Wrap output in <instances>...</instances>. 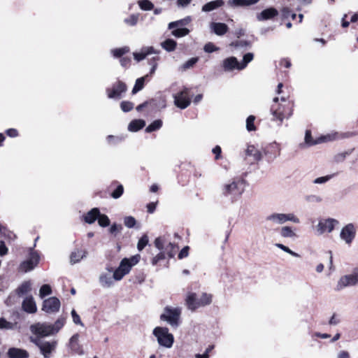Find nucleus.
I'll return each mask as SVG.
<instances>
[{"instance_id":"nucleus-2","label":"nucleus","mask_w":358,"mask_h":358,"mask_svg":"<svg viewBox=\"0 0 358 358\" xmlns=\"http://www.w3.org/2000/svg\"><path fill=\"white\" fill-rule=\"evenodd\" d=\"M278 101L279 99L278 97L273 99L274 104L271 107V113L273 115L272 120L278 121V125H281L285 118H289L292 115V109L289 106H282L281 104L276 107L275 105Z\"/></svg>"},{"instance_id":"nucleus-35","label":"nucleus","mask_w":358,"mask_h":358,"mask_svg":"<svg viewBox=\"0 0 358 358\" xmlns=\"http://www.w3.org/2000/svg\"><path fill=\"white\" fill-rule=\"evenodd\" d=\"M162 127V121L161 120H156L153 121L145 128V132L151 133L159 130Z\"/></svg>"},{"instance_id":"nucleus-56","label":"nucleus","mask_w":358,"mask_h":358,"mask_svg":"<svg viewBox=\"0 0 358 358\" xmlns=\"http://www.w3.org/2000/svg\"><path fill=\"white\" fill-rule=\"evenodd\" d=\"M124 192V187L122 185H119L116 189L111 193V196L113 199L120 198Z\"/></svg>"},{"instance_id":"nucleus-58","label":"nucleus","mask_w":358,"mask_h":358,"mask_svg":"<svg viewBox=\"0 0 358 358\" xmlns=\"http://www.w3.org/2000/svg\"><path fill=\"white\" fill-rule=\"evenodd\" d=\"M125 275H127L125 272H123L122 269L118 267L114 271L113 278L114 280H120Z\"/></svg>"},{"instance_id":"nucleus-4","label":"nucleus","mask_w":358,"mask_h":358,"mask_svg":"<svg viewBox=\"0 0 358 358\" xmlns=\"http://www.w3.org/2000/svg\"><path fill=\"white\" fill-rule=\"evenodd\" d=\"M181 314L180 308H172L166 306L164 313L161 315L160 319L166 321L171 327H177L179 324V320Z\"/></svg>"},{"instance_id":"nucleus-17","label":"nucleus","mask_w":358,"mask_h":358,"mask_svg":"<svg viewBox=\"0 0 358 358\" xmlns=\"http://www.w3.org/2000/svg\"><path fill=\"white\" fill-rule=\"evenodd\" d=\"M223 68L225 71H231L234 69L240 70V62L235 57H230L223 61Z\"/></svg>"},{"instance_id":"nucleus-29","label":"nucleus","mask_w":358,"mask_h":358,"mask_svg":"<svg viewBox=\"0 0 358 358\" xmlns=\"http://www.w3.org/2000/svg\"><path fill=\"white\" fill-rule=\"evenodd\" d=\"M31 289V282L29 280L24 281L16 289V294L19 296H22Z\"/></svg>"},{"instance_id":"nucleus-15","label":"nucleus","mask_w":358,"mask_h":358,"mask_svg":"<svg viewBox=\"0 0 358 358\" xmlns=\"http://www.w3.org/2000/svg\"><path fill=\"white\" fill-rule=\"evenodd\" d=\"M278 15V11L276 8L271 7L263 10L261 13L257 14L258 21H265L271 20Z\"/></svg>"},{"instance_id":"nucleus-53","label":"nucleus","mask_w":358,"mask_h":358,"mask_svg":"<svg viewBox=\"0 0 358 358\" xmlns=\"http://www.w3.org/2000/svg\"><path fill=\"white\" fill-rule=\"evenodd\" d=\"M122 230V226L121 224L113 223L109 229V232L114 236H116L117 234L120 233Z\"/></svg>"},{"instance_id":"nucleus-49","label":"nucleus","mask_w":358,"mask_h":358,"mask_svg":"<svg viewBox=\"0 0 358 358\" xmlns=\"http://www.w3.org/2000/svg\"><path fill=\"white\" fill-rule=\"evenodd\" d=\"M134 103L131 101H124L120 103V108L124 113L131 111L134 108Z\"/></svg>"},{"instance_id":"nucleus-22","label":"nucleus","mask_w":358,"mask_h":358,"mask_svg":"<svg viewBox=\"0 0 358 358\" xmlns=\"http://www.w3.org/2000/svg\"><path fill=\"white\" fill-rule=\"evenodd\" d=\"M198 300L199 298H197L196 294L193 292L188 293L185 299V303L188 309L191 310L192 311H194L196 308H198Z\"/></svg>"},{"instance_id":"nucleus-59","label":"nucleus","mask_w":358,"mask_h":358,"mask_svg":"<svg viewBox=\"0 0 358 358\" xmlns=\"http://www.w3.org/2000/svg\"><path fill=\"white\" fill-rule=\"evenodd\" d=\"M203 50L206 52L211 53L218 50L212 43H208L204 45Z\"/></svg>"},{"instance_id":"nucleus-52","label":"nucleus","mask_w":358,"mask_h":358,"mask_svg":"<svg viewBox=\"0 0 358 358\" xmlns=\"http://www.w3.org/2000/svg\"><path fill=\"white\" fill-rule=\"evenodd\" d=\"M306 201L308 203H321L322 201V198L319 195L310 194L308 195L305 198Z\"/></svg>"},{"instance_id":"nucleus-6","label":"nucleus","mask_w":358,"mask_h":358,"mask_svg":"<svg viewBox=\"0 0 358 358\" xmlns=\"http://www.w3.org/2000/svg\"><path fill=\"white\" fill-rule=\"evenodd\" d=\"M34 343L40 349L41 353L45 358H50L52 352L55 351L57 342L56 341H46L41 338L34 340Z\"/></svg>"},{"instance_id":"nucleus-51","label":"nucleus","mask_w":358,"mask_h":358,"mask_svg":"<svg viewBox=\"0 0 358 358\" xmlns=\"http://www.w3.org/2000/svg\"><path fill=\"white\" fill-rule=\"evenodd\" d=\"M255 120V117L253 115H250L246 120V129L248 131H255L256 129L255 126L254 124V121Z\"/></svg>"},{"instance_id":"nucleus-39","label":"nucleus","mask_w":358,"mask_h":358,"mask_svg":"<svg viewBox=\"0 0 358 358\" xmlns=\"http://www.w3.org/2000/svg\"><path fill=\"white\" fill-rule=\"evenodd\" d=\"M123 272H125L126 274L129 273L132 264H131V262L129 259L124 258L120 264V266H118Z\"/></svg>"},{"instance_id":"nucleus-48","label":"nucleus","mask_w":358,"mask_h":358,"mask_svg":"<svg viewBox=\"0 0 358 358\" xmlns=\"http://www.w3.org/2000/svg\"><path fill=\"white\" fill-rule=\"evenodd\" d=\"M275 245L277 248H278L281 249V250H283L284 252H287V253H288V254L291 255H292V256H293V257H300V255H299L298 253H296V252H295L292 251V250H290L288 247H287V246L284 245L283 244H281V243H275Z\"/></svg>"},{"instance_id":"nucleus-61","label":"nucleus","mask_w":358,"mask_h":358,"mask_svg":"<svg viewBox=\"0 0 358 358\" xmlns=\"http://www.w3.org/2000/svg\"><path fill=\"white\" fill-rule=\"evenodd\" d=\"M165 258V255L164 252H159L155 257H154L152 259V264L156 265L159 261L164 259Z\"/></svg>"},{"instance_id":"nucleus-47","label":"nucleus","mask_w":358,"mask_h":358,"mask_svg":"<svg viewBox=\"0 0 358 358\" xmlns=\"http://www.w3.org/2000/svg\"><path fill=\"white\" fill-rule=\"evenodd\" d=\"M148 236L144 234L139 240L137 244V248L139 251H141L148 243Z\"/></svg>"},{"instance_id":"nucleus-3","label":"nucleus","mask_w":358,"mask_h":358,"mask_svg":"<svg viewBox=\"0 0 358 358\" xmlns=\"http://www.w3.org/2000/svg\"><path fill=\"white\" fill-rule=\"evenodd\" d=\"M153 335L157 338L159 345L170 348L172 347L174 341L173 334L169 332L166 327H155L153 330Z\"/></svg>"},{"instance_id":"nucleus-64","label":"nucleus","mask_w":358,"mask_h":358,"mask_svg":"<svg viewBox=\"0 0 358 358\" xmlns=\"http://www.w3.org/2000/svg\"><path fill=\"white\" fill-rule=\"evenodd\" d=\"M213 345H209L203 355H196V358H208V353L213 349Z\"/></svg>"},{"instance_id":"nucleus-10","label":"nucleus","mask_w":358,"mask_h":358,"mask_svg":"<svg viewBox=\"0 0 358 358\" xmlns=\"http://www.w3.org/2000/svg\"><path fill=\"white\" fill-rule=\"evenodd\" d=\"M127 90L126 84L121 80H117L111 88L106 90V92L108 98L119 99L122 97V94L125 93Z\"/></svg>"},{"instance_id":"nucleus-25","label":"nucleus","mask_w":358,"mask_h":358,"mask_svg":"<svg viewBox=\"0 0 358 358\" xmlns=\"http://www.w3.org/2000/svg\"><path fill=\"white\" fill-rule=\"evenodd\" d=\"M99 283L104 288L110 287L114 283L113 275L110 273H102L99 278Z\"/></svg>"},{"instance_id":"nucleus-26","label":"nucleus","mask_w":358,"mask_h":358,"mask_svg":"<svg viewBox=\"0 0 358 358\" xmlns=\"http://www.w3.org/2000/svg\"><path fill=\"white\" fill-rule=\"evenodd\" d=\"M259 0H229L228 4L232 7H243L254 5Z\"/></svg>"},{"instance_id":"nucleus-19","label":"nucleus","mask_w":358,"mask_h":358,"mask_svg":"<svg viewBox=\"0 0 358 358\" xmlns=\"http://www.w3.org/2000/svg\"><path fill=\"white\" fill-rule=\"evenodd\" d=\"M159 52L155 50L153 47L143 48L140 52H134V57L137 62H140L145 58L148 55L158 54Z\"/></svg>"},{"instance_id":"nucleus-32","label":"nucleus","mask_w":358,"mask_h":358,"mask_svg":"<svg viewBox=\"0 0 358 358\" xmlns=\"http://www.w3.org/2000/svg\"><path fill=\"white\" fill-rule=\"evenodd\" d=\"M354 150H355L354 148H352L347 151L340 152V153L335 155L334 157V162L336 163H341V162H344V160L346 159V157L352 153Z\"/></svg>"},{"instance_id":"nucleus-13","label":"nucleus","mask_w":358,"mask_h":358,"mask_svg":"<svg viewBox=\"0 0 358 358\" xmlns=\"http://www.w3.org/2000/svg\"><path fill=\"white\" fill-rule=\"evenodd\" d=\"M356 236V229L352 223L346 224L341 229L340 237L347 244H350Z\"/></svg>"},{"instance_id":"nucleus-34","label":"nucleus","mask_w":358,"mask_h":358,"mask_svg":"<svg viewBox=\"0 0 358 358\" xmlns=\"http://www.w3.org/2000/svg\"><path fill=\"white\" fill-rule=\"evenodd\" d=\"M177 43L173 39L171 38H168L162 43V47L168 52L173 51Z\"/></svg>"},{"instance_id":"nucleus-24","label":"nucleus","mask_w":358,"mask_h":358,"mask_svg":"<svg viewBox=\"0 0 358 358\" xmlns=\"http://www.w3.org/2000/svg\"><path fill=\"white\" fill-rule=\"evenodd\" d=\"M100 215V210L98 208H94L87 212L84 216V221L90 224H93Z\"/></svg>"},{"instance_id":"nucleus-33","label":"nucleus","mask_w":358,"mask_h":358,"mask_svg":"<svg viewBox=\"0 0 358 358\" xmlns=\"http://www.w3.org/2000/svg\"><path fill=\"white\" fill-rule=\"evenodd\" d=\"M212 302V295L207 293H203L198 300L199 308L210 304Z\"/></svg>"},{"instance_id":"nucleus-18","label":"nucleus","mask_w":358,"mask_h":358,"mask_svg":"<svg viewBox=\"0 0 358 358\" xmlns=\"http://www.w3.org/2000/svg\"><path fill=\"white\" fill-rule=\"evenodd\" d=\"M210 28L211 31L217 36H222L229 30L228 26L222 22H211Z\"/></svg>"},{"instance_id":"nucleus-28","label":"nucleus","mask_w":358,"mask_h":358,"mask_svg":"<svg viewBox=\"0 0 358 358\" xmlns=\"http://www.w3.org/2000/svg\"><path fill=\"white\" fill-rule=\"evenodd\" d=\"M145 126V121L141 119L132 120L128 126V129L130 131L136 132L141 129Z\"/></svg>"},{"instance_id":"nucleus-12","label":"nucleus","mask_w":358,"mask_h":358,"mask_svg":"<svg viewBox=\"0 0 358 358\" xmlns=\"http://www.w3.org/2000/svg\"><path fill=\"white\" fill-rule=\"evenodd\" d=\"M60 306L59 299L52 296L43 301L42 310L48 313H55L59 311Z\"/></svg>"},{"instance_id":"nucleus-8","label":"nucleus","mask_w":358,"mask_h":358,"mask_svg":"<svg viewBox=\"0 0 358 358\" xmlns=\"http://www.w3.org/2000/svg\"><path fill=\"white\" fill-rule=\"evenodd\" d=\"M357 284H358V268H355L351 274L342 276L338 281L336 290L340 291L346 287Z\"/></svg>"},{"instance_id":"nucleus-23","label":"nucleus","mask_w":358,"mask_h":358,"mask_svg":"<svg viewBox=\"0 0 358 358\" xmlns=\"http://www.w3.org/2000/svg\"><path fill=\"white\" fill-rule=\"evenodd\" d=\"M9 358H28L29 353L25 350L11 348L7 352Z\"/></svg>"},{"instance_id":"nucleus-27","label":"nucleus","mask_w":358,"mask_h":358,"mask_svg":"<svg viewBox=\"0 0 358 358\" xmlns=\"http://www.w3.org/2000/svg\"><path fill=\"white\" fill-rule=\"evenodd\" d=\"M245 154L247 156L252 157L254 161H259L262 158L261 152L254 145H248Z\"/></svg>"},{"instance_id":"nucleus-30","label":"nucleus","mask_w":358,"mask_h":358,"mask_svg":"<svg viewBox=\"0 0 358 358\" xmlns=\"http://www.w3.org/2000/svg\"><path fill=\"white\" fill-rule=\"evenodd\" d=\"M86 256V252L80 250H74L70 255V262L71 264H76Z\"/></svg>"},{"instance_id":"nucleus-40","label":"nucleus","mask_w":358,"mask_h":358,"mask_svg":"<svg viewBox=\"0 0 358 358\" xmlns=\"http://www.w3.org/2000/svg\"><path fill=\"white\" fill-rule=\"evenodd\" d=\"M145 77H141L136 80L134 87L132 90V94H134L138 92L141 91L144 87Z\"/></svg>"},{"instance_id":"nucleus-20","label":"nucleus","mask_w":358,"mask_h":358,"mask_svg":"<svg viewBox=\"0 0 358 358\" xmlns=\"http://www.w3.org/2000/svg\"><path fill=\"white\" fill-rule=\"evenodd\" d=\"M78 338L79 336L78 334L72 336L69 341V347L74 353H76L79 355H83L84 352L82 347L78 343Z\"/></svg>"},{"instance_id":"nucleus-45","label":"nucleus","mask_w":358,"mask_h":358,"mask_svg":"<svg viewBox=\"0 0 358 358\" xmlns=\"http://www.w3.org/2000/svg\"><path fill=\"white\" fill-rule=\"evenodd\" d=\"M138 6L143 10H151L154 8V4L150 0L138 1Z\"/></svg>"},{"instance_id":"nucleus-41","label":"nucleus","mask_w":358,"mask_h":358,"mask_svg":"<svg viewBox=\"0 0 358 358\" xmlns=\"http://www.w3.org/2000/svg\"><path fill=\"white\" fill-rule=\"evenodd\" d=\"M129 51V48L127 46L120 48H115L111 50V53L113 54V57L116 58L121 57L124 54L127 53Z\"/></svg>"},{"instance_id":"nucleus-38","label":"nucleus","mask_w":358,"mask_h":358,"mask_svg":"<svg viewBox=\"0 0 358 358\" xmlns=\"http://www.w3.org/2000/svg\"><path fill=\"white\" fill-rule=\"evenodd\" d=\"M254 55L252 52H248L243 55V60L240 62L239 69H244L247 65L253 59Z\"/></svg>"},{"instance_id":"nucleus-60","label":"nucleus","mask_w":358,"mask_h":358,"mask_svg":"<svg viewBox=\"0 0 358 358\" xmlns=\"http://www.w3.org/2000/svg\"><path fill=\"white\" fill-rule=\"evenodd\" d=\"M71 316L73 318V321L75 324L83 326V324L80 320V316L77 314L76 311L74 309L72 310L71 311Z\"/></svg>"},{"instance_id":"nucleus-14","label":"nucleus","mask_w":358,"mask_h":358,"mask_svg":"<svg viewBox=\"0 0 358 358\" xmlns=\"http://www.w3.org/2000/svg\"><path fill=\"white\" fill-rule=\"evenodd\" d=\"M338 223V220L333 218L320 220L317 224V231L319 234H322L326 231L330 233L334 230L335 224Z\"/></svg>"},{"instance_id":"nucleus-44","label":"nucleus","mask_w":358,"mask_h":358,"mask_svg":"<svg viewBox=\"0 0 358 358\" xmlns=\"http://www.w3.org/2000/svg\"><path fill=\"white\" fill-rule=\"evenodd\" d=\"M98 224L101 227H106L110 225V221L108 217L105 214H101L98 217Z\"/></svg>"},{"instance_id":"nucleus-36","label":"nucleus","mask_w":358,"mask_h":358,"mask_svg":"<svg viewBox=\"0 0 358 358\" xmlns=\"http://www.w3.org/2000/svg\"><path fill=\"white\" fill-rule=\"evenodd\" d=\"M280 234L283 238H294L296 237V234L292 230V227L285 226L281 228Z\"/></svg>"},{"instance_id":"nucleus-63","label":"nucleus","mask_w":358,"mask_h":358,"mask_svg":"<svg viewBox=\"0 0 358 358\" xmlns=\"http://www.w3.org/2000/svg\"><path fill=\"white\" fill-rule=\"evenodd\" d=\"M189 248V246L184 247L178 254V259H181L188 256Z\"/></svg>"},{"instance_id":"nucleus-43","label":"nucleus","mask_w":358,"mask_h":358,"mask_svg":"<svg viewBox=\"0 0 358 358\" xmlns=\"http://www.w3.org/2000/svg\"><path fill=\"white\" fill-rule=\"evenodd\" d=\"M52 294V288L49 285H43L39 289V296L41 299H43L48 295H50Z\"/></svg>"},{"instance_id":"nucleus-16","label":"nucleus","mask_w":358,"mask_h":358,"mask_svg":"<svg viewBox=\"0 0 358 358\" xmlns=\"http://www.w3.org/2000/svg\"><path fill=\"white\" fill-rule=\"evenodd\" d=\"M22 308L29 314L35 313L37 311V306L32 296H27L23 300Z\"/></svg>"},{"instance_id":"nucleus-9","label":"nucleus","mask_w":358,"mask_h":358,"mask_svg":"<svg viewBox=\"0 0 358 358\" xmlns=\"http://www.w3.org/2000/svg\"><path fill=\"white\" fill-rule=\"evenodd\" d=\"M31 330L34 334L38 336V338L42 339L45 336H48L55 334V331H53L51 324L47 323H37L31 325Z\"/></svg>"},{"instance_id":"nucleus-5","label":"nucleus","mask_w":358,"mask_h":358,"mask_svg":"<svg viewBox=\"0 0 358 358\" xmlns=\"http://www.w3.org/2000/svg\"><path fill=\"white\" fill-rule=\"evenodd\" d=\"M40 260L39 254L34 250L33 248H30L28 259L23 261L19 266V271L27 273L32 271L35 267L37 266Z\"/></svg>"},{"instance_id":"nucleus-57","label":"nucleus","mask_w":358,"mask_h":358,"mask_svg":"<svg viewBox=\"0 0 358 358\" xmlns=\"http://www.w3.org/2000/svg\"><path fill=\"white\" fill-rule=\"evenodd\" d=\"M136 223V219L132 216L125 217L124 219V224L128 228H132Z\"/></svg>"},{"instance_id":"nucleus-31","label":"nucleus","mask_w":358,"mask_h":358,"mask_svg":"<svg viewBox=\"0 0 358 358\" xmlns=\"http://www.w3.org/2000/svg\"><path fill=\"white\" fill-rule=\"evenodd\" d=\"M190 21H191V17L187 16V17H186L183 19H181L180 20L171 22L169 24V29H174L176 27L185 26V25L188 24Z\"/></svg>"},{"instance_id":"nucleus-42","label":"nucleus","mask_w":358,"mask_h":358,"mask_svg":"<svg viewBox=\"0 0 358 358\" xmlns=\"http://www.w3.org/2000/svg\"><path fill=\"white\" fill-rule=\"evenodd\" d=\"M336 175H337V173H332L330 175H327L325 176L319 177V178H315L313 181V182L314 184H324V183L327 182L328 181H329L331 178L335 177Z\"/></svg>"},{"instance_id":"nucleus-37","label":"nucleus","mask_w":358,"mask_h":358,"mask_svg":"<svg viewBox=\"0 0 358 358\" xmlns=\"http://www.w3.org/2000/svg\"><path fill=\"white\" fill-rule=\"evenodd\" d=\"M172 29L171 34L177 38L187 36L189 33L187 28L176 27Z\"/></svg>"},{"instance_id":"nucleus-7","label":"nucleus","mask_w":358,"mask_h":358,"mask_svg":"<svg viewBox=\"0 0 358 358\" xmlns=\"http://www.w3.org/2000/svg\"><path fill=\"white\" fill-rule=\"evenodd\" d=\"M266 221H270L273 223L278 224H282L287 221H291L294 223H299V219L293 213H273L266 217Z\"/></svg>"},{"instance_id":"nucleus-46","label":"nucleus","mask_w":358,"mask_h":358,"mask_svg":"<svg viewBox=\"0 0 358 358\" xmlns=\"http://www.w3.org/2000/svg\"><path fill=\"white\" fill-rule=\"evenodd\" d=\"M65 318L64 317H59L53 324H51L53 331L55 333H57L64 325Z\"/></svg>"},{"instance_id":"nucleus-11","label":"nucleus","mask_w":358,"mask_h":358,"mask_svg":"<svg viewBox=\"0 0 358 358\" xmlns=\"http://www.w3.org/2000/svg\"><path fill=\"white\" fill-rule=\"evenodd\" d=\"M174 104L180 109H185L191 103L189 97L188 89L185 88L182 91L178 94H173Z\"/></svg>"},{"instance_id":"nucleus-62","label":"nucleus","mask_w":358,"mask_h":358,"mask_svg":"<svg viewBox=\"0 0 358 358\" xmlns=\"http://www.w3.org/2000/svg\"><path fill=\"white\" fill-rule=\"evenodd\" d=\"M192 0H177L176 1V6L178 8H186L187 7Z\"/></svg>"},{"instance_id":"nucleus-1","label":"nucleus","mask_w":358,"mask_h":358,"mask_svg":"<svg viewBox=\"0 0 358 358\" xmlns=\"http://www.w3.org/2000/svg\"><path fill=\"white\" fill-rule=\"evenodd\" d=\"M245 182L243 179H234L231 182L223 185L222 194L227 197H230L232 202L241 198L245 191Z\"/></svg>"},{"instance_id":"nucleus-21","label":"nucleus","mask_w":358,"mask_h":358,"mask_svg":"<svg viewBox=\"0 0 358 358\" xmlns=\"http://www.w3.org/2000/svg\"><path fill=\"white\" fill-rule=\"evenodd\" d=\"M224 1L223 0H214L205 3L202 8L201 11L204 13H209L220 7L224 6Z\"/></svg>"},{"instance_id":"nucleus-55","label":"nucleus","mask_w":358,"mask_h":358,"mask_svg":"<svg viewBox=\"0 0 358 358\" xmlns=\"http://www.w3.org/2000/svg\"><path fill=\"white\" fill-rule=\"evenodd\" d=\"M14 324L11 322H8L5 318H0V329H12Z\"/></svg>"},{"instance_id":"nucleus-54","label":"nucleus","mask_w":358,"mask_h":358,"mask_svg":"<svg viewBox=\"0 0 358 358\" xmlns=\"http://www.w3.org/2000/svg\"><path fill=\"white\" fill-rule=\"evenodd\" d=\"M138 20V15L132 14L127 18H125L124 21L128 25L134 26L136 24Z\"/></svg>"},{"instance_id":"nucleus-50","label":"nucleus","mask_w":358,"mask_h":358,"mask_svg":"<svg viewBox=\"0 0 358 358\" xmlns=\"http://www.w3.org/2000/svg\"><path fill=\"white\" fill-rule=\"evenodd\" d=\"M199 60L198 57H192L187 60L185 63L182 64L181 66L182 69L185 71L188 69L192 68Z\"/></svg>"}]
</instances>
